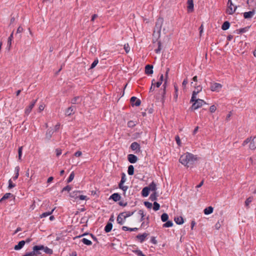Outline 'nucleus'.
<instances>
[{"instance_id": "nucleus-1", "label": "nucleus", "mask_w": 256, "mask_h": 256, "mask_svg": "<svg viewBox=\"0 0 256 256\" xmlns=\"http://www.w3.org/2000/svg\"><path fill=\"white\" fill-rule=\"evenodd\" d=\"M197 160L196 156L190 152H186L180 156L179 162L184 166L190 167L193 165Z\"/></svg>"}, {"instance_id": "nucleus-2", "label": "nucleus", "mask_w": 256, "mask_h": 256, "mask_svg": "<svg viewBox=\"0 0 256 256\" xmlns=\"http://www.w3.org/2000/svg\"><path fill=\"white\" fill-rule=\"evenodd\" d=\"M249 143L248 147L250 150H254L256 148V136L254 138H248L244 140L242 143V146H245Z\"/></svg>"}, {"instance_id": "nucleus-3", "label": "nucleus", "mask_w": 256, "mask_h": 256, "mask_svg": "<svg viewBox=\"0 0 256 256\" xmlns=\"http://www.w3.org/2000/svg\"><path fill=\"white\" fill-rule=\"evenodd\" d=\"M81 192L80 191L78 190H76L71 192L70 194V196L72 198H74V200H76L78 198H79L80 200H84L86 199V196L84 195H80V193Z\"/></svg>"}, {"instance_id": "nucleus-4", "label": "nucleus", "mask_w": 256, "mask_h": 256, "mask_svg": "<svg viewBox=\"0 0 256 256\" xmlns=\"http://www.w3.org/2000/svg\"><path fill=\"white\" fill-rule=\"evenodd\" d=\"M205 104H206V102L204 100L198 98L196 102H194L192 104L191 108L192 110H196Z\"/></svg>"}, {"instance_id": "nucleus-5", "label": "nucleus", "mask_w": 256, "mask_h": 256, "mask_svg": "<svg viewBox=\"0 0 256 256\" xmlns=\"http://www.w3.org/2000/svg\"><path fill=\"white\" fill-rule=\"evenodd\" d=\"M222 85L216 82H211L210 89L212 92H218L222 88Z\"/></svg>"}, {"instance_id": "nucleus-6", "label": "nucleus", "mask_w": 256, "mask_h": 256, "mask_svg": "<svg viewBox=\"0 0 256 256\" xmlns=\"http://www.w3.org/2000/svg\"><path fill=\"white\" fill-rule=\"evenodd\" d=\"M228 8L227 9L226 12L228 14H233L235 12V11H236V9L237 8V6H234V10H232V6H233L234 4H232V2L231 0H228Z\"/></svg>"}, {"instance_id": "nucleus-7", "label": "nucleus", "mask_w": 256, "mask_h": 256, "mask_svg": "<svg viewBox=\"0 0 256 256\" xmlns=\"http://www.w3.org/2000/svg\"><path fill=\"white\" fill-rule=\"evenodd\" d=\"M44 248L43 245L40 246H35L32 248V252L34 254V256H38L41 254V252L40 250H42Z\"/></svg>"}, {"instance_id": "nucleus-8", "label": "nucleus", "mask_w": 256, "mask_h": 256, "mask_svg": "<svg viewBox=\"0 0 256 256\" xmlns=\"http://www.w3.org/2000/svg\"><path fill=\"white\" fill-rule=\"evenodd\" d=\"M130 102L132 106H138L141 104L140 100V99H138L135 96H132L130 98Z\"/></svg>"}, {"instance_id": "nucleus-9", "label": "nucleus", "mask_w": 256, "mask_h": 256, "mask_svg": "<svg viewBox=\"0 0 256 256\" xmlns=\"http://www.w3.org/2000/svg\"><path fill=\"white\" fill-rule=\"evenodd\" d=\"M76 111V107L74 106H71L68 108L65 111V114L66 116H70L74 114Z\"/></svg>"}, {"instance_id": "nucleus-10", "label": "nucleus", "mask_w": 256, "mask_h": 256, "mask_svg": "<svg viewBox=\"0 0 256 256\" xmlns=\"http://www.w3.org/2000/svg\"><path fill=\"white\" fill-rule=\"evenodd\" d=\"M163 21L164 20L162 18H158L157 20V21L156 24L155 30H156L158 32H160V30Z\"/></svg>"}, {"instance_id": "nucleus-11", "label": "nucleus", "mask_w": 256, "mask_h": 256, "mask_svg": "<svg viewBox=\"0 0 256 256\" xmlns=\"http://www.w3.org/2000/svg\"><path fill=\"white\" fill-rule=\"evenodd\" d=\"M138 159L137 156L133 154H129L128 156V162L132 164L136 163Z\"/></svg>"}, {"instance_id": "nucleus-12", "label": "nucleus", "mask_w": 256, "mask_h": 256, "mask_svg": "<svg viewBox=\"0 0 256 256\" xmlns=\"http://www.w3.org/2000/svg\"><path fill=\"white\" fill-rule=\"evenodd\" d=\"M130 147L132 150H137L138 152L140 151V145L137 142L132 143Z\"/></svg>"}, {"instance_id": "nucleus-13", "label": "nucleus", "mask_w": 256, "mask_h": 256, "mask_svg": "<svg viewBox=\"0 0 256 256\" xmlns=\"http://www.w3.org/2000/svg\"><path fill=\"white\" fill-rule=\"evenodd\" d=\"M255 14V10H253L252 11L245 12L244 13V17L246 19L252 18Z\"/></svg>"}, {"instance_id": "nucleus-14", "label": "nucleus", "mask_w": 256, "mask_h": 256, "mask_svg": "<svg viewBox=\"0 0 256 256\" xmlns=\"http://www.w3.org/2000/svg\"><path fill=\"white\" fill-rule=\"evenodd\" d=\"M153 66L152 65L148 64L145 67V73L147 74H153Z\"/></svg>"}, {"instance_id": "nucleus-15", "label": "nucleus", "mask_w": 256, "mask_h": 256, "mask_svg": "<svg viewBox=\"0 0 256 256\" xmlns=\"http://www.w3.org/2000/svg\"><path fill=\"white\" fill-rule=\"evenodd\" d=\"M82 100V97L78 96H76L74 98H73L71 100V102L72 104H80Z\"/></svg>"}, {"instance_id": "nucleus-16", "label": "nucleus", "mask_w": 256, "mask_h": 256, "mask_svg": "<svg viewBox=\"0 0 256 256\" xmlns=\"http://www.w3.org/2000/svg\"><path fill=\"white\" fill-rule=\"evenodd\" d=\"M26 242L24 240L20 241L18 244L16 245L14 247V250H20L23 248Z\"/></svg>"}, {"instance_id": "nucleus-17", "label": "nucleus", "mask_w": 256, "mask_h": 256, "mask_svg": "<svg viewBox=\"0 0 256 256\" xmlns=\"http://www.w3.org/2000/svg\"><path fill=\"white\" fill-rule=\"evenodd\" d=\"M54 132V131L52 128H48L46 132V138L48 140H50L52 138V136Z\"/></svg>"}, {"instance_id": "nucleus-18", "label": "nucleus", "mask_w": 256, "mask_h": 256, "mask_svg": "<svg viewBox=\"0 0 256 256\" xmlns=\"http://www.w3.org/2000/svg\"><path fill=\"white\" fill-rule=\"evenodd\" d=\"M148 236V234L146 233H144L142 234H139L136 236V238L140 240V242L142 243L144 240Z\"/></svg>"}, {"instance_id": "nucleus-19", "label": "nucleus", "mask_w": 256, "mask_h": 256, "mask_svg": "<svg viewBox=\"0 0 256 256\" xmlns=\"http://www.w3.org/2000/svg\"><path fill=\"white\" fill-rule=\"evenodd\" d=\"M36 100H34L28 106V107L27 108H26L25 110V112L26 114H28L32 110V108L36 104Z\"/></svg>"}, {"instance_id": "nucleus-20", "label": "nucleus", "mask_w": 256, "mask_h": 256, "mask_svg": "<svg viewBox=\"0 0 256 256\" xmlns=\"http://www.w3.org/2000/svg\"><path fill=\"white\" fill-rule=\"evenodd\" d=\"M110 198L114 202H118L120 200L121 196L118 193H114L110 196Z\"/></svg>"}, {"instance_id": "nucleus-21", "label": "nucleus", "mask_w": 256, "mask_h": 256, "mask_svg": "<svg viewBox=\"0 0 256 256\" xmlns=\"http://www.w3.org/2000/svg\"><path fill=\"white\" fill-rule=\"evenodd\" d=\"M126 220H124L122 214L120 213L117 217L116 221L120 225L122 224Z\"/></svg>"}, {"instance_id": "nucleus-22", "label": "nucleus", "mask_w": 256, "mask_h": 256, "mask_svg": "<svg viewBox=\"0 0 256 256\" xmlns=\"http://www.w3.org/2000/svg\"><path fill=\"white\" fill-rule=\"evenodd\" d=\"M149 192H150V188H148V187H147V186L144 187L142 191V195L144 197H146V196H148V195L149 194Z\"/></svg>"}, {"instance_id": "nucleus-23", "label": "nucleus", "mask_w": 256, "mask_h": 256, "mask_svg": "<svg viewBox=\"0 0 256 256\" xmlns=\"http://www.w3.org/2000/svg\"><path fill=\"white\" fill-rule=\"evenodd\" d=\"M174 220L178 224H182L184 222V219L182 216L175 217Z\"/></svg>"}, {"instance_id": "nucleus-24", "label": "nucleus", "mask_w": 256, "mask_h": 256, "mask_svg": "<svg viewBox=\"0 0 256 256\" xmlns=\"http://www.w3.org/2000/svg\"><path fill=\"white\" fill-rule=\"evenodd\" d=\"M112 228V224L111 222H108L104 228V230L106 232H109Z\"/></svg>"}, {"instance_id": "nucleus-25", "label": "nucleus", "mask_w": 256, "mask_h": 256, "mask_svg": "<svg viewBox=\"0 0 256 256\" xmlns=\"http://www.w3.org/2000/svg\"><path fill=\"white\" fill-rule=\"evenodd\" d=\"M214 208L212 206H210L204 210V213L205 214H209L213 212Z\"/></svg>"}, {"instance_id": "nucleus-26", "label": "nucleus", "mask_w": 256, "mask_h": 256, "mask_svg": "<svg viewBox=\"0 0 256 256\" xmlns=\"http://www.w3.org/2000/svg\"><path fill=\"white\" fill-rule=\"evenodd\" d=\"M148 187V188H150V190L153 191L154 192H156V186L154 182H152Z\"/></svg>"}, {"instance_id": "nucleus-27", "label": "nucleus", "mask_w": 256, "mask_h": 256, "mask_svg": "<svg viewBox=\"0 0 256 256\" xmlns=\"http://www.w3.org/2000/svg\"><path fill=\"white\" fill-rule=\"evenodd\" d=\"M134 212H122L121 214H122L124 220H126L127 218L132 216L134 214Z\"/></svg>"}, {"instance_id": "nucleus-28", "label": "nucleus", "mask_w": 256, "mask_h": 256, "mask_svg": "<svg viewBox=\"0 0 256 256\" xmlns=\"http://www.w3.org/2000/svg\"><path fill=\"white\" fill-rule=\"evenodd\" d=\"M188 10L192 12L194 10L193 0H188Z\"/></svg>"}, {"instance_id": "nucleus-29", "label": "nucleus", "mask_w": 256, "mask_h": 256, "mask_svg": "<svg viewBox=\"0 0 256 256\" xmlns=\"http://www.w3.org/2000/svg\"><path fill=\"white\" fill-rule=\"evenodd\" d=\"M230 22L228 21H226L222 24V28L223 30H228L230 28Z\"/></svg>"}, {"instance_id": "nucleus-30", "label": "nucleus", "mask_w": 256, "mask_h": 256, "mask_svg": "<svg viewBox=\"0 0 256 256\" xmlns=\"http://www.w3.org/2000/svg\"><path fill=\"white\" fill-rule=\"evenodd\" d=\"M158 194H157V192H154L150 196V200H151V201H154V200H157V197H158Z\"/></svg>"}, {"instance_id": "nucleus-31", "label": "nucleus", "mask_w": 256, "mask_h": 256, "mask_svg": "<svg viewBox=\"0 0 256 256\" xmlns=\"http://www.w3.org/2000/svg\"><path fill=\"white\" fill-rule=\"evenodd\" d=\"M128 173L129 175L132 176L134 174V168L132 165H130L128 167Z\"/></svg>"}, {"instance_id": "nucleus-32", "label": "nucleus", "mask_w": 256, "mask_h": 256, "mask_svg": "<svg viewBox=\"0 0 256 256\" xmlns=\"http://www.w3.org/2000/svg\"><path fill=\"white\" fill-rule=\"evenodd\" d=\"M42 250H44L46 254H52L53 252V251L52 249L48 248L47 246H44V248Z\"/></svg>"}, {"instance_id": "nucleus-33", "label": "nucleus", "mask_w": 256, "mask_h": 256, "mask_svg": "<svg viewBox=\"0 0 256 256\" xmlns=\"http://www.w3.org/2000/svg\"><path fill=\"white\" fill-rule=\"evenodd\" d=\"M168 216L166 213H164L161 216V219L163 222H166L168 221Z\"/></svg>"}, {"instance_id": "nucleus-34", "label": "nucleus", "mask_w": 256, "mask_h": 256, "mask_svg": "<svg viewBox=\"0 0 256 256\" xmlns=\"http://www.w3.org/2000/svg\"><path fill=\"white\" fill-rule=\"evenodd\" d=\"M13 195L10 193H6L2 198L0 200V202H2V200L8 199V198H10V196H12Z\"/></svg>"}, {"instance_id": "nucleus-35", "label": "nucleus", "mask_w": 256, "mask_h": 256, "mask_svg": "<svg viewBox=\"0 0 256 256\" xmlns=\"http://www.w3.org/2000/svg\"><path fill=\"white\" fill-rule=\"evenodd\" d=\"M54 209H53V210H52V211H50V212H44V213H42V214L40 216V217L41 218H45V217H46V216H48L50 215V214L52 213V212H53V211H54Z\"/></svg>"}, {"instance_id": "nucleus-36", "label": "nucleus", "mask_w": 256, "mask_h": 256, "mask_svg": "<svg viewBox=\"0 0 256 256\" xmlns=\"http://www.w3.org/2000/svg\"><path fill=\"white\" fill-rule=\"evenodd\" d=\"M82 242L85 244L87 246H90L92 244V242L90 240L86 238H84L82 240Z\"/></svg>"}, {"instance_id": "nucleus-37", "label": "nucleus", "mask_w": 256, "mask_h": 256, "mask_svg": "<svg viewBox=\"0 0 256 256\" xmlns=\"http://www.w3.org/2000/svg\"><path fill=\"white\" fill-rule=\"evenodd\" d=\"M173 226V223L172 221L168 220L166 221V222L163 224V227L164 228H169Z\"/></svg>"}, {"instance_id": "nucleus-38", "label": "nucleus", "mask_w": 256, "mask_h": 256, "mask_svg": "<svg viewBox=\"0 0 256 256\" xmlns=\"http://www.w3.org/2000/svg\"><path fill=\"white\" fill-rule=\"evenodd\" d=\"M13 38V32L11 34L10 36L8 38V46H9V48L10 47L12 44V40Z\"/></svg>"}, {"instance_id": "nucleus-39", "label": "nucleus", "mask_w": 256, "mask_h": 256, "mask_svg": "<svg viewBox=\"0 0 256 256\" xmlns=\"http://www.w3.org/2000/svg\"><path fill=\"white\" fill-rule=\"evenodd\" d=\"M160 204L156 202H154V203L153 209L154 210L156 211L160 209Z\"/></svg>"}, {"instance_id": "nucleus-40", "label": "nucleus", "mask_w": 256, "mask_h": 256, "mask_svg": "<svg viewBox=\"0 0 256 256\" xmlns=\"http://www.w3.org/2000/svg\"><path fill=\"white\" fill-rule=\"evenodd\" d=\"M253 198L252 197H249L248 198L245 202V205L248 207L252 201Z\"/></svg>"}, {"instance_id": "nucleus-41", "label": "nucleus", "mask_w": 256, "mask_h": 256, "mask_svg": "<svg viewBox=\"0 0 256 256\" xmlns=\"http://www.w3.org/2000/svg\"><path fill=\"white\" fill-rule=\"evenodd\" d=\"M74 172H72L70 174V175L68 180H67V182L68 183L71 182L74 178Z\"/></svg>"}, {"instance_id": "nucleus-42", "label": "nucleus", "mask_w": 256, "mask_h": 256, "mask_svg": "<svg viewBox=\"0 0 256 256\" xmlns=\"http://www.w3.org/2000/svg\"><path fill=\"white\" fill-rule=\"evenodd\" d=\"M15 186H16V184L12 182V180L11 179L9 180L8 188L9 189H11V188H14Z\"/></svg>"}, {"instance_id": "nucleus-43", "label": "nucleus", "mask_w": 256, "mask_h": 256, "mask_svg": "<svg viewBox=\"0 0 256 256\" xmlns=\"http://www.w3.org/2000/svg\"><path fill=\"white\" fill-rule=\"evenodd\" d=\"M195 90L192 92H196L197 95L202 90V87L200 86H197L195 88Z\"/></svg>"}, {"instance_id": "nucleus-44", "label": "nucleus", "mask_w": 256, "mask_h": 256, "mask_svg": "<svg viewBox=\"0 0 256 256\" xmlns=\"http://www.w3.org/2000/svg\"><path fill=\"white\" fill-rule=\"evenodd\" d=\"M249 28H250L249 26H246V27H245L244 28H240L238 30H239L238 34H242V33L246 32L248 31V30Z\"/></svg>"}, {"instance_id": "nucleus-45", "label": "nucleus", "mask_w": 256, "mask_h": 256, "mask_svg": "<svg viewBox=\"0 0 256 256\" xmlns=\"http://www.w3.org/2000/svg\"><path fill=\"white\" fill-rule=\"evenodd\" d=\"M196 92H192V96L190 100V102H196L197 100V98H196Z\"/></svg>"}, {"instance_id": "nucleus-46", "label": "nucleus", "mask_w": 256, "mask_h": 256, "mask_svg": "<svg viewBox=\"0 0 256 256\" xmlns=\"http://www.w3.org/2000/svg\"><path fill=\"white\" fill-rule=\"evenodd\" d=\"M158 48L155 50V52L156 54L160 53L161 50V42H160L158 41Z\"/></svg>"}, {"instance_id": "nucleus-47", "label": "nucleus", "mask_w": 256, "mask_h": 256, "mask_svg": "<svg viewBox=\"0 0 256 256\" xmlns=\"http://www.w3.org/2000/svg\"><path fill=\"white\" fill-rule=\"evenodd\" d=\"M124 50H125V52H126V53H128L130 51V48L128 45V44H126L124 45Z\"/></svg>"}, {"instance_id": "nucleus-48", "label": "nucleus", "mask_w": 256, "mask_h": 256, "mask_svg": "<svg viewBox=\"0 0 256 256\" xmlns=\"http://www.w3.org/2000/svg\"><path fill=\"white\" fill-rule=\"evenodd\" d=\"M144 204L148 208H151L152 206V204L148 202H145Z\"/></svg>"}, {"instance_id": "nucleus-49", "label": "nucleus", "mask_w": 256, "mask_h": 256, "mask_svg": "<svg viewBox=\"0 0 256 256\" xmlns=\"http://www.w3.org/2000/svg\"><path fill=\"white\" fill-rule=\"evenodd\" d=\"M138 214L141 216V218H140V220L141 222L143 221L144 220V211L142 210H140L138 211Z\"/></svg>"}, {"instance_id": "nucleus-50", "label": "nucleus", "mask_w": 256, "mask_h": 256, "mask_svg": "<svg viewBox=\"0 0 256 256\" xmlns=\"http://www.w3.org/2000/svg\"><path fill=\"white\" fill-rule=\"evenodd\" d=\"M98 59L95 60L92 63V64H91V66H90V68H94V67L97 65V64H98Z\"/></svg>"}, {"instance_id": "nucleus-51", "label": "nucleus", "mask_w": 256, "mask_h": 256, "mask_svg": "<svg viewBox=\"0 0 256 256\" xmlns=\"http://www.w3.org/2000/svg\"><path fill=\"white\" fill-rule=\"evenodd\" d=\"M22 146H20L18 148V159L20 160L22 155Z\"/></svg>"}, {"instance_id": "nucleus-52", "label": "nucleus", "mask_w": 256, "mask_h": 256, "mask_svg": "<svg viewBox=\"0 0 256 256\" xmlns=\"http://www.w3.org/2000/svg\"><path fill=\"white\" fill-rule=\"evenodd\" d=\"M72 190V187L70 186H66L64 187L62 190V192L64 191H68L70 192Z\"/></svg>"}, {"instance_id": "nucleus-53", "label": "nucleus", "mask_w": 256, "mask_h": 256, "mask_svg": "<svg viewBox=\"0 0 256 256\" xmlns=\"http://www.w3.org/2000/svg\"><path fill=\"white\" fill-rule=\"evenodd\" d=\"M138 256H144V254L140 250H136L134 251Z\"/></svg>"}, {"instance_id": "nucleus-54", "label": "nucleus", "mask_w": 256, "mask_h": 256, "mask_svg": "<svg viewBox=\"0 0 256 256\" xmlns=\"http://www.w3.org/2000/svg\"><path fill=\"white\" fill-rule=\"evenodd\" d=\"M216 110V108L214 105L211 106L210 108V110L211 112H214Z\"/></svg>"}, {"instance_id": "nucleus-55", "label": "nucleus", "mask_w": 256, "mask_h": 256, "mask_svg": "<svg viewBox=\"0 0 256 256\" xmlns=\"http://www.w3.org/2000/svg\"><path fill=\"white\" fill-rule=\"evenodd\" d=\"M126 180V175L124 173H122L121 180L120 182H121V183H124Z\"/></svg>"}, {"instance_id": "nucleus-56", "label": "nucleus", "mask_w": 256, "mask_h": 256, "mask_svg": "<svg viewBox=\"0 0 256 256\" xmlns=\"http://www.w3.org/2000/svg\"><path fill=\"white\" fill-rule=\"evenodd\" d=\"M56 156H58L62 154V150L60 149L56 148Z\"/></svg>"}, {"instance_id": "nucleus-57", "label": "nucleus", "mask_w": 256, "mask_h": 256, "mask_svg": "<svg viewBox=\"0 0 256 256\" xmlns=\"http://www.w3.org/2000/svg\"><path fill=\"white\" fill-rule=\"evenodd\" d=\"M128 186H123L122 188V189L123 191H124V194L125 195L126 194V191L128 190Z\"/></svg>"}, {"instance_id": "nucleus-58", "label": "nucleus", "mask_w": 256, "mask_h": 256, "mask_svg": "<svg viewBox=\"0 0 256 256\" xmlns=\"http://www.w3.org/2000/svg\"><path fill=\"white\" fill-rule=\"evenodd\" d=\"M82 154V152L80 151H77L75 152L74 156L76 157H79L81 156Z\"/></svg>"}, {"instance_id": "nucleus-59", "label": "nucleus", "mask_w": 256, "mask_h": 256, "mask_svg": "<svg viewBox=\"0 0 256 256\" xmlns=\"http://www.w3.org/2000/svg\"><path fill=\"white\" fill-rule=\"evenodd\" d=\"M14 171L16 172V174L19 175L20 168L18 166H17L15 168Z\"/></svg>"}, {"instance_id": "nucleus-60", "label": "nucleus", "mask_w": 256, "mask_h": 256, "mask_svg": "<svg viewBox=\"0 0 256 256\" xmlns=\"http://www.w3.org/2000/svg\"><path fill=\"white\" fill-rule=\"evenodd\" d=\"M24 256H34L33 252H30L26 254Z\"/></svg>"}, {"instance_id": "nucleus-61", "label": "nucleus", "mask_w": 256, "mask_h": 256, "mask_svg": "<svg viewBox=\"0 0 256 256\" xmlns=\"http://www.w3.org/2000/svg\"><path fill=\"white\" fill-rule=\"evenodd\" d=\"M23 28L22 26H20L17 29L16 33H21L23 31Z\"/></svg>"}, {"instance_id": "nucleus-62", "label": "nucleus", "mask_w": 256, "mask_h": 256, "mask_svg": "<svg viewBox=\"0 0 256 256\" xmlns=\"http://www.w3.org/2000/svg\"><path fill=\"white\" fill-rule=\"evenodd\" d=\"M176 143L180 145V138H179V136H176Z\"/></svg>"}, {"instance_id": "nucleus-63", "label": "nucleus", "mask_w": 256, "mask_h": 256, "mask_svg": "<svg viewBox=\"0 0 256 256\" xmlns=\"http://www.w3.org/2000/svg\"><path fill=\"white\" fill-rule=\"evenodd\" d=\"M220 227V224L219 222H218L216 224H215V228L217 230H218Z\"/></svg>"}, {"instance_id": "nucleus-64", "label": "nucleus", "mask_w": 256, "mask_h": 256, "mask_svg": "<svg viewBox=\"0 0 256 256\" xmlns=\"http://www.w3.org/2000/svg\"><path fill=\"white\" fill-rule=\"evenodd\" d=\"M151 242L154 244H156L157 241L154 237H152L151 238Z\"/></svg>"}]
</instances>
